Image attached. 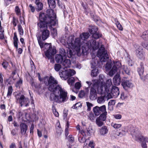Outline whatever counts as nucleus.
I'll return each instance as SVG.
<instances>
[{
	"label": "nucleus",
	"instance_id": "1",
	"mask_svg": "<svg viewBox=\"0 0 148 148\" xmlns=\"http://www.w3.org/2000/svg\"><path fill=\"white\" fill-rule=\"evenodd\" d=\"M45 83L46 85L49 86V90L53 92V94H51L50 95L51 101L59 103H64L67 101V92L62 89L60 86H57L58 82L54 77L50 76L48 79L47 82H45Z\"/></svg>",
	"mask_w": 148,
	"mask_h": 148
},
{
	"label": "nucleus",
	"instance_id": "2",
	"mask_svg": "<svg viewBox=\"0 0 148 148\" xmlns=\"http://www.w3.org/2000/svg\"><path fill=\"white\" fill-rule=\"evenodd\" d=\"M119 71L121 75L125 74L129 75H130V70L127 66L124 65L121 66V64L119 62H114L113 67L109 72V75L112 76Z\"/></svg>",
	"mask_w": 148,
	"mask_h": 148
},
{
	"label": "nucleus",
	"instance_id": "3",
	"mask_svg": "<svg viewBox=\"0 0 148 148\" xmlns=\"http://www.w3.org/2000/svg\"><path fill=\"white\" fill-rule=\"evenodd\" d=\"M86 83L88 85L89 87H91L90 91L89 97L90 100H93L97 98V95L96 90H97L99 94H104L100 92L99 89L100 82L98 79H92V82L90 81H86Z\"/></svg>",
	"mask_w": 148,
	"mask_h": 148
},
{
	"label": "nucleus",
	"instance_id": "4",
	"mask_svg": "<svg viewBox=\"0 0 148 148\" xmlns=\"http://www.w3.org/2000/svg\"><path fill=\"white\" fill-rule=\"evenodd\" d=\"M47 12V16L44 13H40L39 21H49L51 25H55L58 23V21L56 19V14L53 10L52 9L48 10Z\"/></svg>",
	"mask_w": 148,
	"mask_h": 148
},
{
	"label": "nucleus",
	"instance_id": "5",
	"mask_svg": "<svg viewBox=\"0 0 148 148\" xmlns=\"http://www.w3.org/2000/svg\"><path fill=\"white\" fill-rule=\"evenodd\" d=\"M67 43L69 47V48L75 49L78 53L80 51V47L82 44L80 38H76L74 39V36L69 37L67 41Z\"/></svg>",
	"mask_w": 148,
	"mask_h": 148
},
{
	"label": "nucleus",
	"instance_id": "6",
	"mask_svg": "<svg viewBox=\"0 0 148 148\" xmlns=\"http://www.w3.org/2000/svg\"><path fill=\"white\" fill-rule=\"evenodd\" d=\"M99 46L98 42H96L95 40L91 39L84 43L82 46V47L83 49H85L86 51H88L89 49L91 48L94 50L97 49L99 48Z\"/></svg>",
	"mask_w": 148,
	"mask_h": 148
},
{
	"label": "nucleus",
	"instance_id": "7",
	"mask_svg": "<svg viewBox=\"0 0 148 148\" xmlns=\"http://www.w3.org/2000/svg\"><path fill=\"white\" fill-rule=\"evenodd\" d=\"M130 129L131 134L136 140L144 143H148V138L141 136L133 127H131Z\"/></svg>",
	"mask_w": 148,
	"mask_h": 148
},
{
	"label": "nucleus",
	"instance_id": "8",
	"mask_svg": "<svg viewBox=\"0 0 148 148\" xmlns=\"http://www.w3.org/2000/svg\"><path fill=\"white\" fill-rule=\"evenodd\" d=\"M100 82L99 89V90L102 93H103L104 94L108 93L109 91L110 86L112 85V83L111 79L107 80L106 83H104L103 81H101L99 80Z\"/></svg>",
	"mask_w": 148,
	"mask_h": 148
},
{
	"label": "nucleus",
	"instance_id": "9",
	"mask_svg": "<svg viewBox=\"0 0 148 148\" xmlns=\"http://www.w3.org/2000/svg\"><path fill=\"white\" fill-rule=\"evenodd\" d=\"M97 56L100 58V61L105 62L109 58V57L107 51L105 50L104 47L101 45L98 51Z\"/></svg>",
	"mask_w": 148,
	"mask_h": 148
},
{
	"label": "nucleus",
	"instance_id": "10",
	"mask_svg": "<svg viewBox=\"0 0 148 148\" xmlns=\"http://www.w3.org/2000/svg\"><path fill=\"white\" fill-rule=\"evenodd\" d=\"M15 97L16 103H19L21 107L24 106L27 107L29 106V99L25 97L23 95H20L18 94L16 95Z\"/></svg>",
	"mask_w": 148,
	"mask_h": 148
},
{
	"label": "nucleus",
	"instance_id": "11",
	"mask_svg": "<svg viewBox=\"0 0 148 148\" xmlns=\"http://www.w3.org/2000/svg\"><path fill=\"white\" fill-rule=\"evenodd\" d=\"M64 70H61L59 72V75L61 78L64 80H66L69 77L74 75L75 73V71L73 69H63Z\"/></svg>",
	"mask_w": 148,
	"mask_h": 148
},
{
	"label": "nucleus",
	"instance_id": "12",
	"mask_svg": "<svg viewBox=\"0 0 148 148\" xmlns=\"http://www.w3.org/2000/svg\"><path fill=\"white\" fill-rule=\"evenodd\" d=\"M44 47L47 49L45 53L46 57H49V56H53L56 53V49L52 47L51 43H45L44 45Z\"/></svg>",
	"mask_w": 148,
	"mask_h": 148
},
{
	"label": "nucleus",
	"instance_id": "13",
	"mask_svg": "<svg viewBox=\"0 0 148 148\" xmlns=\"http://www.w3.org/2000/svg\"><path fill=\"white\" fill-rule=\"evenodd\" d=\"M52 26L50 25L49 21L40 20L38 21L37 22L38 28L40 29V31L47 29L48 26L51 28H52Z\"/></svg>",
	"mask_w": 148,
	"mask_h": 148
},
{
	"label": "nucleus",
	"instance_id": "14",
	"mask_svg": "<svg viewBox=\"0 0 148 148\" xmlns=\"http://www.w3.org/2000/svg\"><path fill=\"white\" fill-rule=\"evenodd\" d=\"M106 110V107L105 105H103L100 107L96 106L93 108V111L96 116H98L100 114L105 112Z\"/></svg>",
	"mask_w": 148,
	"mask_h": 148
},
{
	"label": "nucleus",
	"instance_id": "15",
	"mask_svg": "<svg viewBox=\"0 0 148 148\" xmlns=\"http://www.w3.org/2000/svg\"><path fill=\"white\" fill-rule=\"evenodd\" d=\"M136 55L137 57L142 60H144L145 59V53L141 47H139L136 50Z\"/></svg>",
	"mask_w": 148,
	"mask_h": 148
},
{
	"label": "nucleus",
	"instance_id": "16",
	"mask_svg": "<svg viewBox=\"0 0 148 148\" xmlns=\"http://www.w3.org/2000/svg\"><path fill=\"white\" fill-rule=\"evenodd\" d=\"M121 85L126 90H127L128 88H132L133 86V85L132 82L129 80H123Z\"/></svg>",
	"mask_w": 148,
	"mask_h": 148
},
{
	"label": "nucleus",
	"instance_id": "17",
	"mask_svg": "<svg viewBox=\"0 0 148 148\" xmlns=\"http://www.w3.org/2000/svg\"><path fill=\"white\" fill-rule=\"evenodd\" d=\"M41 33L40 34L41 36V38L43 40H45L49 38V36L50 32L47 29H44L40 31Z\"/></svg>",
	"mask_w": 148,
	"mask_h": 148
},
{
	"label": "nucleus",
	"instance_id": "18",
	"mask_svg": "<svg viewBox=\"0 0 148 148\" xmlns=\"http://www.w3.org/2000/svg\"><path fill=\"white\" fill-rule=\"evenodd\" d=\"M112 97H116L119 95V91L118 88L116 86H113L111 91Z\"/></svg>",
	"mask_w": 148,
	"mask_h": 148
},
{
	"label": "nucleus",
	"instance_id": "19",
	"mask_svg": "<svg viewBox=\"0 0 148 148\" xmlns=\"http://www.w3.org/2000/svg\"><path fill=\"white\" fill-rule=\"evenodd\" d=\"M140 66V67L138 68V72L140 77L141 79L143 81H144L145 79V77L143 75L144 72V67L143 66V63H141Z\"/></svg>",
	"mask_w": 148,
	"mask_h": 148
},
{
	"label": "nucleus",
	"instance_id": "20",
	"mask_svg": "<svg viewBox=\"0 0 148 148\" xmlns=\"http://www.w3.org/2000/svg\"><path fill=\"white\" fill-rule=\"evenodd\" d=\"M21 133L22 135H25L26 133L28 128V126L24 123H21L20 124Z\"/></svg>",
	"mask_w": 148,
	"mask_h": 148
},
{
	"label": "nucleus",
	"instance_id": "21",
	"mask_svg": "<svg viewBox=\"0 0 148 148\" xmlns=\"http://www.w3.org/2000/svg\"><path fill=\"white\" fill-rule=\"evenodd\" d=\"M120 75V73H117L113 78V83L115 85H119L120 84L121 79Z\"/></svg>",
	"mask_w": 148,
	"mask_h": 148
},
{
	"label": "nucleus",
	"instance_id": "22",
	"mask_svg": "<svg viewBox=\"0 0 148 148\" xmlns=\"http://www.w3.org/2000/svg\"><path fill=\"white\" fill-rule=\"evenodd\" d=\"M108 130L107 127L106 126H102L99 130V132L101 135L105 136L108 133Z\"/></svg>",
	"mask_w": 148,
	"mask_h": 148
},
{
	"label": "nucleus",
	"instance_id": "23",
	"mask_svg": "<svg viewBox=\"0 0 148 148\" xmlns=\"http://www.w3.org/2000/svg\"><path fill=\"white\" fill-rule=\"evenodd\" d=\"M62 65L64 67L63 69H67V68H69L71 65V61L69 59H66L62 61L61 63Z\"/></svg>",
	"mask_w": 148,
	"mask_h": 148
},
{
	"label": "nucleus",
	"instance_id": "24",
	"mask_svg": "<svg viewBox=\"0 0 148 148\" xmlns=\"http://www.w3.org/2000/svg\"><path fill=\"white\" fill-rule=\"evenodd\" d=\"M36 9L37 11L41 10L43 8V4L42 3L39 1V0H36Z\"/></svg>",
	"mask_w": 148,
	"mask_h": 148
},
{
	"label": "nucleus",
	"instance_id": "25",
	"mask_svg": "<svg viewBox=\"0 0 148 148\" xmlns=\"http://www.w3.org/2000/svg\"><path fill=\"white\" fill-rule=\"evenodd\" d=\"M55 60L57 63H61L63 60L62 56L60 54H57L55 56Z\"/></svg>",
	"mask_w": 148,
	"mask_h": 148
},
{
	"label": "nucleus",
	"instance_id": "26",
	"mask_svg": "<svg viewBox=\"0 0 148 148\" xmlns=\"http://www.w3.org/2000/svg\"><path fill=\"white\" fill-rule=\"evenodd\" d=\"M47 1L49 7L51 9H53L56 7L55 0H48Z\"/></svg>",
	"mask_w": 148,
	"mask_h": 148
},
{
	"label": "nucleus",
	"instance_id": "27",
	"mask_svg": "<svg viewBox=\"0 0 148 148\" xmlns=\"http://www.w3.org/2000/svg\"><path fill=\"white\" fill-rule=\"evenodd\" d=\"M13 39L14 46L16 49H17L18 39L17 37L16 34V32H14V37H13Z\"/></svg>",
	"mask_w": 148,
	"mask_h": 148
},
{
	"label": "nucleus",
	"instance_id": "28",
	"mask_svg": "<svg viewBox=\"0 0 148 148\" xmlns=\"http://www.w3.org/2000/svg\"><path fill=\"white\" fill-rule=\"evenodd\" d=\"M107 115V112L106 110L105 112H103V113L101 114L100 116L97 118H98V119H100L101 121H105L106 120Z\"/></svg>",
	"mask_w": 148,
	"mask_h": 148
},
{
	"label": "nucleus",
	"instance_id": "29",
	"mask_svg": "<svg viewBox=\"0 0 148 148\" xmlns=\"http://www.w3.org/2000/svg\"><path fill=\"white\" fill-rule=\"evenodd\" d=\"M90 36L89 34L88 33H83L80 35V38L82 40H85L88 39Z\"/></svg>",
	"mask_w": 148,
	"mask_h": 148
},
{
	"label": "nucleus",
	"instance_id": "30",
	"mask_svg": "<svg viewBox=\"0 0 148 148\" xmlns=\"http://www.w3.org/2000/svg\"><path fill=\"white\" fill-rule=\"evenodd\" d=\"M98 30V28L95 26H91L90 28L89 29V31L91 34H93L97 32Z\"/></svg>",
	"mask_w": 148,
	"mask_h": 148
},
{
	"label": "nucleus",
	"instance_id": "31",
	"mask_svg": "<svg viewBox=\"0 0 148 148\" xmlns=\"http://www.w3.org/2000/svg\"><path fill=\"white\" fill-rule=\"evenodd\" d=\"M37 38V40L38 42V44L41 48H43V46H44L43 43L41 40V36L39 34H38L36 35Z\"/></svg>",
	"mask_w": 148,
	"mask_h": 148
},
{
	"label": "nucleus",
	"instance_id": "32",
	"mask_svg": "<svg viewBox=\"0 0 148 148\" xmlns=\"http://www.w3.org/2000/svg\"><path fill=\"white\" fill-rule=\"evenodd\" d=\"M92 69L91 73V76L95 77L97 76V74L99 73L98 69L97 68H95Z\"/></svg>",
	"mask_w": 148,
	"mask_h": 148
},
{
	"label": "nucleus",
	"instance_id": "33",
	"mask_svg": "<svg viewBox=\"0 0 148 148\" xmlns=\"http://www.w3.org/2000/svg\"><path fill=\"white\" fill-rule=\"evenodd\" d=\"M97 102L99 104L103 103L105 101V97L104 96H101L98 97Z\"/></svg>",
	"mask_w": 148,
	"mask_h": 148
},
{
	"label": "nucleus",
	"instance_id": "34",
	"mask_svg": "<svg viewBox=\"0 0 148 148\" xmlns=\"http://www.w3.org/2000/svg\"><path fill=\"white\" fill-rule=\"evenodd\" d=\"M98 61L95 58H92L91 60L90 64L92 68H94L96 66Z\"/></svg>",
	"mask_w": 148,
	"mask_h": 148
},
{
	"label": "nucleus",
	"instance_id": "35",
	"mask_svg": "<svg viewBox=\"0 0 148 148\" xmlns=\"http://www.w3.org/2000/svg\"><path fill=\"white\" fill-rule=\"evenodd\" d=\"M103 121H101L100 119L97 118L96 120V124L99 127L102 126L104 124V123Z\"/></svg>",
	"mask_w": 148,
	"mask_h": 148
},
{
	"label": "nucleus",
	"instance_id": "36",
	"mask_svg": "<svg viewBox=\"0 0 148 148\" xmlns=\"http://www.w3.org/2000/svg\"><path fill=\"white\" fill-rule=\"evenodd\" d=\"M126 132L124 130L122 129L121 131L118 132L116 134V135L120 137L125 136L126 134Z\"/></svg>",
	"mask_w": 148,
	"mask_h": 148
},
{
	"label": "nucleus",
	"instance_id": "37",
	"mask_svg": "<svg viewBox=\"0 0 148 148\" xmlns=\"http://www.w3.org/2000/svg\"><path fill=\"white\" fill-rule=\"evenodd\" d=\"M141 37L144 40H148V31L144 32Z\"/></svg>",
	"mask_w": 148,
	"mask_h": 148
},
{
	"label": "nucleus",
	"instance_id": "38",
	"mask_svg": "<svg viewBox=\"0 0 148 148\" xmlns=\"http://www.w3.org/2000/svg\"><path fill=\"white\" fill-rule=\"evenodd\" d=\"M23 81L21 79H19L16 83L15 86L17 88H20L22 84Z\"/></svg>",
	"mask_w": 148,
	"mask_h": 148
},
{
	"label": "nucleus",
	"instance_id": "39",
	"mask_svg": "<svg viewBox=\"0 0 148 148\" xmlns=\"http://www.w3.org/2000/svg\"><path fill=\"white\" fill-rule=\"evenodd\" d=\"M13 91L12 87L11 86H9L8 88V92L7 94V97H9L11 95Z\"/></svg>",
	"mask_w": 148,
	"mask_h": 148
},
{
	"label": "nucleus",
	"instance_id": "40",
	"mask_svg": "<svg viewBox=\"0 0 148 148\" xmlns=\"http://www.w3.org/2000/svg\"><path fill=\"white\" fill-rule=\"evenodd\" d=\"M93 38L95 39H97L99 38L102 36V35L100 33H99L97 32L93 34L92 35Z\"/></svg>",
	"mask_w": 148,
	"mask_h": 148
},
{
	"label": "nucleus",
	"instance_id": "41",
	"mask_svg": "<svg viewBox=\"0 0 148 148\" xmlns=\"http://www.w3.org/2000/svg\"><path fill=\"white\" fill-rule=\"evenodd\" d=\"M75 79L73 77H71L69 78L67 80V82L70 85H72L74 83Z\"/></svg>",
	"mask_w": 148,
	"mask_h": 148
},
{
	"label": "nucleus",
	"instance_id": "42",
	"mask_svg": "<svg viewBox=\"0 0 148 148\" xmlns=\"http://www.w3.org/2000/svg\"><path fill=\"white\" fill-rule=\"evenodd\" d=\"M112 67V65L111 64L110 62H107L106 64V66H105V68L106 70L107 71H108Z\"/></svg>",
	"mask_w": 148,
	"mask_h": 148
},
{
	"label": "nucleus",
	"instance_id": "43",
	"mask_svg": "<svg viewBox=\"0 0 148 148\" xmlns=\"http://www.w3.org/2000/svg\"><path fill=\"white\" fill-rule=\"evenodd\" d=\"M18 32L20 35L22 36L23 34V31L21 25H19L18 26Z\"/></svg>",
	"mask_w": 148,
	"mask_h": 148
},
{
	"label": "nucleus",
	"instance_id": "44",
	"mask_svg": "<svg viewBox=\"0 0 148 148\" xmlns=\"http://www.w3.org/2000/svg\"><path fill=\"white\" fill-rule=\"evenodd\" d=\"M112 126L114 128L118 129L121 127L122 125L120 124L113 123L112 124Z\"/></svg>",
	"mask_w": 148,
	"mask_h": 148
},
{
	"label": "nucleus",
	"instance_id": "45",
	"mask_svg": "<svg viewBox=\"0 0 148 148\" xmlns=\"http://www.w3.org/2000/svg\"><path fill=\"white\" fill-rule=\"evenodd\" d=\"M61 65L59 64H56L54 66V69L56 71H58L61 68Z\"/></svg>",
	"mask_w": 148,
	"mask_h": 148
},
{
	"label": "nucleus",
	"instance_id": "46",
	"mask_svg": "<svg viewBox=\"0 0 148 148\" xmlns=\"http://www.w3.org/2000/svg\"><path fill=\"white\" fill-rule=\"evenodd\" d=\"M53 29V30L51 31V34L53 38L56 36L57 35V30L55 28H53L52 27L50 29Z\"/></svg>",
	"mask_w": 148,
	"mask_h": 148
},
{
	"label": "nucleus",
	"instance_id": "47",
	"mask_svg": "<svg viewBox=\"0 0 148 148\" xmlns=\"http://www.w3.org/2000/svg\"><path fill=\"white\" fill-rule=\"evenodd\" d=\"M78 140L81 143H83L86 141L85 138L81 135L78 137Z\"/></svg>",
	"mask_w": 148,
	"mask_h": 148
},
{
	"label": "nucleus",
	"instance_id": "48",
	"mask_svg": "<svg viewBox=\"0 0 148 148\" xmlns=\"http://www.w3.org/2000/svg\"><path fill=\"white\" fill-rule=\"evenodd\" d=\"M60 53L61 55H62L64 56H66V53L65 52V50L63 48H60Z\"/></svg>",
	"mask_w": 148,
	"mask_h": 148
},
{
	"label": "nucleus",
	"instance_id": "49",
	"mask_svg": "<svg viewBox=\"0 0 148 148\" xmlns=\"http://www.w3.org/2000/svg\"><path fill=\"white\" fill-rule=\"evenodd\" d=\"M53 56H49V57H46L48 59H50V62L52 63H54Z\"/></svg>",
	"mask_w": 148,
	"mask_h": 148
},
{
	"label": "nucleus",
	"instance_id": "50",
	"mask_svg": "<svg viewBox=\"0 0 148 148\" xmlns=\"http://www.w3.org/2000/svg\"><path fill=\"white\" fill-rule=\"evenodd\" d=\"M8 65V63L6 61L3 62V63L2 64V65L3 66V67L5 69H6L7 68Z\"/></svg>",
	"mask_w": 148,
	"mask_h": 148
},
{
	"label": "nucleus",
	"instance_id": "51",
	"mask_svg": "<svg viewBox=\"0 0 148 148\" xmlns=\"http://www.w3.org/2000/svg\"><path fill=\"white\" fill-rule=\"evenodd\" d=\"M85 95V93L84 92V91L83 90H81L78 96L80 98H82L84 97Z\"/></svg>",
	"mask_w": 148,
	"mask_h": 148
},
{
	"label": "nucleus",
	"instance_id": "52",
	"mask_svg": "<svg viewBox=\"0 0 148 148\" xmlns=\"http://www.w3.org/2000/svg\"><path fill=\"white\" fill-rule=\"evenodd\" d=\"M86 103L88 108L87 110L88 111H89L90 110L91 107L93 106V105L92 104L88 102H86Z\"/></svg>",
	"mask_w": 148,
	"mask_h": 148
},
{
	"label": "nucleus",
	"instance_id": "53",
	"mask_svg": "<svg viewBox=\"0 0 148 148\" xmlns=\"http://www.w3.org/2000/svg\"><path fill=\"white\" fill-rule=\"evenodd\" d=\"M89 119L92 121H93L95 119V117L92 113L90 114L88 116Z\"/></svg>",
	"mask_w": 148,
	"mask_h": 148
},
{
	"label": "nucleus",
	"instance_id": "54",
	"mask_svg": "<svg viewBox=\"0 0 148 148\" xmlns=\"http://www.w3.org/2000/svg\"><path fill=\"white\" fill-rule=\"evenodd\" d=\"M127 97V96L126 94L124 92H122L121 94V96L120 98L123 99H126Z\"/></svg>",
	"mask_w": 148,
	"mask_h": 148
},
{
	"label": "nucleus",
	"instance_id": "55",
	"mask_svg": "<svg viewBox=\"0 0 148 148\" xmlns=\"http://www.w3.org/2000/svg\"><path fill=\"white\" fill-rule=\"evenodd\" d=\"M18 22V20L16 19L15 17H13V18L12 23L14 27L16 25V23Z\"/></svg>",
	"mask_w": 148,
	"mask_h": 148
},
{
	"label": "nucleus",
	"instance_id": "56",
	"mask_svg": "<svg viewBox=\"0 0 148 148\" xmlns=\"http://www.w3.org/2000/svg\"><path fill=\"white\" fill-rule=\"evenodd\" d=\"M88 146L91 148H94L95 144L93 141H90L88 144Z\"/></svg>",
	"mask_w": 148,
	"mask_h": 148
},
{
	"label": "nucleus",
	"instance_id": "57",
	"mask_svg": "<svg viewBox=\"0 0 148 148\" xmlns=\"http://www.w3.org/2000/svg\"><path fill=\"white\" fill-rule=\"evenodd\" d=\"M67 56L69 58H70L73 55L72 51L70 49L69 50V51L67 52Z\"/></svg>",
	"mask_w": 148,
	"mask_h": 148
},
{
	"label": "nucleus",
	"instance_id": "58",
	"mask_svg": "<svg viewBox=\"0 0 148 148\" xmlns=\"http://www.w3.org/2000/svg\"><path fill=\"white\" fill-rule=\"evenodd\" d=\"M29 10H30L32 12H34L35 10V8L34 6H33L32 4H30L29 5Z\"/></svg>",
	"mask_w": 148,
	"mask_h": 148
},
{
	"label": "nucleus",
	"instance_id": "59",
	"mask_svg": "<svg viewBox=\"0 0 148 148\" xmlns=\"http://www.w3.org/2000/svg\"><path fill=\"white\" fill-rule=\"evenodd\" d=\"M115 103V101L114 100H110L108 103L109 106H111L112 105H114Z\"/></svg>",
	"mask_w": 148,
	"mask_h": 148
},
{
	"label": "nucleus",
	"instance_id": "60",
	"mask_svg": "<svg viewBox=\"0 0 148 148\" xmlns=\"http://www.w3.org/2000/svg\"><path fill=\"white\" fill-rule=\"evenodd\" d=\"M80 87L81 84L79 82H77L75 83V87L76 89H79L80 88Z\"/></svg>",
	"mask_w": 148,
	"mask_h": 148
},
{
	"label": "nucleus",
	"instance_id": "61",
	"mask_svg": "<svg viewBox=\"0 0 148 148\" xmlns=\"http://www.w3.org/2000/svg\"><path fill=\"white\" fill-rule=\"evenodd\" d=\"M143 46L148 51V42H145L143 44Z\"/></svg>",
	"mask_w": 148,
	"mask_h": 148
},
{
	"label": "nucleus",
	"instance_id": "62",
	"mask_svg": "<svg viewBox=\"0 0 148 148\" xmlns=\"http://www.w3.org/2000/svg\"><path fill=\"white\" fill-rule=\"evenodd\" d=\"M53 114H54V115H55V116L56 117L58 116L59 115V113L58 112H57L56 111V110L55 109H53Z\"/></svg>",
	"mask_w": 148,
	"mask_h": 148
},
{
	"label": "nucleus",
	"instance_id": "63",
	"mask_svg": "<svg viewBox=\"0 0 148 148\" xmlns=\"http://www.w3.org/2000/svg\"><path fill=\"white\" fill-rule=\"evenodd\" d=\"M69 141L71 143H73L74 140V137H72V136L70 135L69 136Z\"/></svg>",
	"mask_w": 148,
	"mask_h": 148
},
{
	"label": "nucleus",
	"instance_id": "64",
	"mask_svg": "<svg viewBox=\"0 0 148 148\" xmlns=\"http://www.w3.org/2000/svg\"><path fill=\"white\" fill-rule=\"evenodd\" d=\"M62 131L61 128H60L59 126H58V127L56 128V132L60 134L61 133V132Z\"/></svg>",
	"mask_w": 148,
	"mask_h": 148
}]
</instances>
